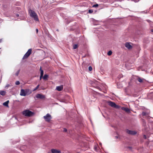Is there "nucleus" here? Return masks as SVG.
<instances>
[{"instance_id": "1", "label": "nucleus", "mask_w": 153, "mask_h": 153, "mask_svg": "<svg viewBox=\"0 0 153 153\" xmlns=\"http://www.w3.org/2000/svg\"><path fill=\"white\" fill-rule=\"evenodd\" d=\"M28 12L30 16L33 18L34 20L36 21H39L38 16L34 11L30 9L29 10Z\"/></svg>"}, {"instance_id": "2", "label": "nucleus", "mask_w": 153, "mask_h": 153, "mask_svg": "<svg viewBox=\"0 0 153 153\" xmlns=\"http://www.w3.org/2000/svg\"><path fill=\"white\" fill-rule=\"evenodd\" d=\"M23 114L25 116L30 117L32 116L34 114V113L31 111L28 110H27L23 111Z\"/></svg>"}, {"instance_id": "3", "label": "nucleus", "mask_w": 153, "mask_h": 153, "mask_svg": "<svg viewBox=\"0 0 153 153\" xmlns=\"http://www.w3.org/2000/svg\"><path fill=\"white\" fill-rule=\"evenodd\" d=\"M108 104L111 107L117 109H118L120 108V106L116 105L114 102L111 101H108Z\"/></svg>"}, {"instance_id": "4", "label": "nucleus", "mask_w": 153, "mask_h": 153, "mask_svg": "<svg viewBox=\"0 0 153 153\" xmlns=\"http://www.w3.org/2000/svg\"><path fill=\"white\" fill-rule=\"evenodd\" d=\"M32 49H29L23 57L22 59H27L31 54Z\"/></svg>"}, {"instance_id": "5", "label": "nucleus", "mask_w": 153, "mask_h": 153, "mask_svg": "<svg viewBox=\"0 0 153 153\" xmlns=\"http://www.w3.org/2000/svg\"><path fill=\"white\" fill-rule=\"evenodd\" d=\"M43 118L47 122H49L52 118L51 115L49 114H47L45 116H44Z\"/></svg>"}, {"instance_id": "6", "label": "nucleus", "mask_w": 153, "mask_h": 153, "mask_svg": "<svg viewBox=\"0 0 153 153\" xmlns=\"http://www.w3.org/2000/svg\"><path fill=\"white\" fill-rule=\"evenodd\" d=\"M126 131L128 134L131 135H134L137 133V132L134 131L130 130L128 129L126 130Z\"/></svg>"}, {"instance_id": "7", "label": "nucleus", "mask_w": 153, "mask_h": 153, "mask_svg": "<svg viewBox=\"0 0 153 153\" xmlns=\"http://www.w3.org/2000/svg\"><path fill=\"white\" fill-rule=\"evenodd\" d=\"M36 97L38 99H43L45 98V97L44 95L38 94H36Z\"/></svg>"}, {"instance_id": "8", "label": "nucleus", "mask_w": 153, "mask_h": 153, "mask_svg": "<svg viewBox=\"0 0 153 153\" xmlns=\"http://www.w3.org/2000/svg\"><path fill=\"white\" fill-rule=\"evenodd\" d=\"M20 95L22 96H25L26 95V94L25 93V91L24 89H21L20 91Z\"/></svg>"}, {"instance_id": "9", "label": "nucleus", "mask_w": 153, "mask_h": 153, "mask_svg": "<svg viewBox=\"0 0 153 153\" xmlns=\"http://www.w3.org/2000/svg\"><path fill=\"white\" fill-rule=\"evenodd\" d=\"M63 85H61L60 86H57L56 87V90L57 91H61L63 90Z\"/></svg>"}, {"instance_id": "10", "label": "nucleus", "mask_w": 153, "mask_h": 153, "mask_svg": "<svg viewBox=\"0 0 153 153\" xmlns=\"http://www.w3.org/2000/svg\"><path fill=\"white\" fill-rule=\"evenodd\" d=\"M52 153H61V151L56 149H51Z\"/></svg>"}, {"instance_id": "11", "label": "nucleus", "mask_w": 153, "mask_h": 153, "mask_svg": "<svg viewBox=\"0 0 153 153\" xmlns=\"http://www.w3.org/2000/svg\"><path fill=\"white\" fill-rule=\"evenodd\" d=\"M125 46L128 49H131L132 47V46L128 42L126 43L125 44Z\"/></svg>"}, {"instance_id": "12", "label": "nucleus", "mask_w": 153, "mask_h": 153, "mask_svg": "<svg viewBox=\"0 0 153 153\" xmlns=\"http://www.w3.org/2000/svg\"><path fill=\"white\" fill-rule=\"evenodd\" d=\"M136 79L140 82L142 83L143 82L144 80V79H142L140 77L137 76V77Z\"/></svg>"}, {"instance_id": "13", "label": "nucleus", "mask_w": 153, "mask_h": 153, "mask_svg": "<svg viewBox=\"0 0 153 153\" xmlns=\"http://www.w3.org/2000/svg\"><path fill=\"white\" fill-rule=\"evenodd\" d=\"M25 90V93L26 94V95H28L31 93V92L29 89H26Z\"/></svg>"}, {"instance_id": "14", "label": "nucleus", "mask_w": 153, "mask_h": 153, "mask_svg": "<svg viewBox=\"0 0 153 153\" xmlns=\"http://www.w3.org/2000/svg\"><path fill=\"white\" fill-rule=\"evenodd\" d=\"M9 102V100H7V101L4 102L3 103V105L6 107H8V104Z\"/></svg>"}, {"instance_id": "15", "label": "nucleus", "mask_w": 153, "mask_h": 153, "mask_svg": "<svg viewBox=\"0 0 153 153\" xmlns=\"http://www.w3.org/2000/svg\"><path fill=\"white\" fill-rule=\"evenodd\" d=\"M6 91H0V94L2 96H4L6 94Z\"/></svg>"}, {"instance_id": "16", "label": "nucleus", "mask_w": 153, "mask_h": 153, "mask_svg": "<svg viewBox=\"0 0 153 153\" xmlns=\"http://www.w3.org/2000/svg\"><path fill=\"white\" fill-rule=\"evenodd\" d=\"M40 70L41 71L40 75H41V76H43L44 74V72L43 70L42 69L41 67H40Z\"/></svg>"}, {"instance_id": "17", "label": "nucleus", "mask_w": 153, "mask_h": 153, "mask_svg": "<svg viewBox=\"0 0 153 153\" xmlns=\"http://www.w3.org/2000/svg\"><path fill=\"white\" fill-rule=\"evenodd\" d=\"M73 49H76L78 47V45L77 44H74L73 45Z\"/></svg>"}, {"instance_id": "18", "label": "nucleus", "mask_w": 153, "mask_h": 153, "mask_svg": "<svg viewBox=\"0 0 153 153\" xmlns=\"http://www.w3.org/2000/svg\"><path fill=\"white\" fill-rule=\"evenodd\" d=\"M48 77V75L47 74H45L43 77V79H47Z\"/></svg>"}, {"instance_id": "19", "label": "nucleus", "mask_w": 153, "mask_h": 153, "mask_svg": "<svg viewBox=\"0 0 153 153\" xmlns=\"http://www.w3.org/2000/svg\"><path fill=\"white\" fill-rule=\"evenodd\" d=\"M142 121H143V126H146V123L145 120H144V119H143L142 120Z\"/></svg>"}, {"instance_id": "20", "label": "nucleus", "mask_w": 153, "mask_h": 153, "mask_svg": "<svg viewBox=\"0 0 153 153\" xmlns=\"http://www.w3.org/2000/svg\"><path fill=\"white\" fill-rule=\"evenodd\" d=\"M39 85H38L33 90V91H35L37 89L39 88Z\"/></svg>"}, {"instance_id": "21", "label": "nucleus", "mask_w": 153, "mask_h": 153, "mask_svg": "<svg viewBox=\"0 0 153 153\" xmlns=\"http://www.w3.org/2000/svg\"><path fill=\"white\" fill-rule=\"evenodd\" d=\"M112 52L111 51H109L108 53V56H110L111 55Z\"/></svg>"}, {"instance_id": "22", "label": "nucleus", "mask_w": 153, "mask_h": 153, "mask_svg": "<svg viewBox=\"0 0 153 153\" xmlns=\"http://www.w3.org/2000/svg\"><path fill=\"white\" fill-rule=\"evenodd\" d=\"M20 70H18L17 71V72L16 73V74H15V75L16 76H18L19 74V73L20 72Z\"/></svg>"}, {"instance_id": "23", "label": "nucleus", "mask_w": 153, "mask_h": 153, "mask_svg": "<svg viewBox=\"0 0 153 153\" xmlns=\"http://www.w3.org/2000/svg\"><path fill=\"white\" fill-rule=\"evenodd\" d=\"M125 111L126 112H129L130 110L128 108H126V109H125Z\"/></svg>"}, {"instance_id": "24", "label": "nucleus", "mask_w": 153, "mask_h": 153, "mask_svg": "<svg viewBox=\"0 0 153 153\" xmlns=\"http://www.w3.org/2000/svg\"><path fill=\"white\" fill-rule=\"evenodd\" d=\"M98 6V4H96L93 5L92 7H96Z\"/></svg>"}, {"instance_id": "25", "label": "nucleus", "mask_w": 153, "mask_h": 153, "mask_svg": "<svg viewBox=\"0 0 153 153\" xmlns=\"http://www.w3.org/2000/svg\"><path fill=\"white\" fill-rule=\"evenodd\" d=\"M20 84V82L18 81H16L15 83V84L16 85H19Z\"/></svg>"}, {"instance_id": "26", "label": "nucleus", "mask_w": 153, "mask_h": 153, "mask_svg": "<svg viewBox=\"0 0 153 153\" xmlns=\"http://www.w3.org/2000/svg\"><path fill=\"white\" fill-rule=\"evenodd\" d=\"M147 113L145 112H143L142 113V115L143 116H145L146 115Z\"/></svg>"}, {"instance_id": "27", "label": "nucleus", "mask_w": 153, "mask_h": 153, "mask_svg": "<svg viewBox=\"0 0 153 153\" xmlns=\"http://www.w3.org/2000/svg\"><path fill=\"white\" fill-rule=\"evenodd\" d=\"M93 12V11L92 10H88V12L89 13H92Z\"/></svg>"}, {"instance_id": "28", "label": "nucleus", "mask_w": 153, "mask_h": 153, "mask_svg": "<svg viewBox=\"0 0 153 153\" xmlns=\"http://www.w3.org/2000/svg\"><path fill=\"white\" fill-rule=\"evenodd\" d=\"M88 70L89 71H91L92 70V67L91 66H90L88 67Z\"/></svg>"}, {"instance_id": "29", "label": "nucleus", "mask_w": 153, "mask_h": 153, "mask_svg": "<svg viewBox=\"0 0 153 153\" xmlns=\"http://www.w3.org/2000/svg\"><path fill=\"white\" fill-rule=\"evenodd\" d=\"M63 132H66L67 131V130L66 128H64L63 129Z\"/></svg>"}, {"instance_id": "30", "label": "nucleus", "mask_w": 153, "mask_h": 153, "mask_svg": "<svg viewBox=\"0 0 153 153\" xmlns=\"http://www.w3.org/2000/svg\"><path fill=\"white\" fill-rule=\"evenodd\" d=\"M127 148L129 149L130 150H131L132 147L131 146H128L127 147Z\"/></svg>"}, {"instance_id": "31", "label": "nucleus", "mask_w": 153, "mask_h": 153, "mask_svg": "<svg viewBox=\"0 0 153 153\" xmlns=\"http://www.w3.org/2000/svg\"><path fill=\"white\" fill-rule=\"evenodd\" d=\"M140 0H138L137 1L136 0H131L132 1H134L135 2H138Z\"/></svg>"}, {"instance_id": "32", "label": "nucleus", "mask_w": 153, "mask_h": 153, "mask_svg": "<svg viewBox=\"0 0 153 153\" xmlns=\"http://www.w3.org/2000/svg\"><path fill=\"white\" fill-rule=\"evenodd\" d=\"M97 146H95L94 147V149L95 150H97Z\"/></svg>"}, {"instance_id": "33", "label": "nucleus", "mask_w": 153, "mask_h": 153, "mask_svg": "<svg viewBox=\"0 0 153 153\" xmlns=\"http://www.w3.org/2000/svg\"><path fill=\"white\" fill-rule=\"evenodd\" d=\"M10 86V85H9V84H8L6 86H5V88H7L8 87H9V86Z\"/></svg>"}, {"instance_id": "34", "label": "nucleus", "mask_w": 153, "mask_h": 153, "mask_svg": "<svg viewBox=\"0 0 153 153\" xmlns=\"http://www.w3.org/2000/svg\"><path fill=\"white\" fill-rule=\"evenodd\" d=\"M126 108H125V107H122V108H122V110H124V111H125V109H126Z\"/></svg>"}, {"instance_id": "35", "label": "nucleus", "mask_w": 153, "mask_h": 153, "mask_svg": "<svg viewBox=\"0 0 153 153\" xmlns=\"http://www.w3.org/2000/svg\"><path fill=\"white\" fill-rule=\"evenodd\" d=\"M143 138L144 139H146V136L145 135H143Z\"/></svg>"}, {"instance_id": "36", "label": "nucleus", "mask_w": 153, "mask_h": 153, "mask_svg": "<svg viewBox=\"0 0 153 153\" xmlns=\"http://www.w3.org/2000/svg\"><path fill=\"white\" fill-rule=\"evenodd\" d=\"M36 33H37L38 32V29H36Z\"/></svg>"}, {"instance_id": "37", "label": "nucleus", "mask_w": 153, "mask_h": 153, "mask_svg": "<svg viewBox=\"0 0 153 153\" xmlns=\"http://www.w3.org/2000/svg\"><path fill=\"white\" fill-rule=\"evenodd\" d=\"M115 137V138H117H117H118V136H116Z\"/></svg>"}, {"instance_id": "38", "label": "nucleus", "mask_w": 153, "mask_h": 153, "mask_svg": "<svg viewBox=\"0 0 153 153\" xmlns=\"http://www.w3.org/2000/svg\"><path fill=\"white\" fill-rule=\"evenodd\" d=\"M42 77H43V76H41V75H40V79H41L42 78Z\"/></svg>"}, {"instance_id": "39", "label": "nucleus", "mask_w": 153, "mask_h": 153, "mask_svg": "<svg viewBox=\"0 0 153 153\" xmlns=\"http://www.w3.org/2000/svg\"><path fill=\"white\" fill-rule=\"evenodd\" d=\"M2 41V40L1 39H0V42H1Z\"/></svg>"}, {"instance_id": "40", "label": "nucleus", "mask_w": 153, "mask_h": 153, "mask_svg": "<svg viewBox=\"0 0 153 153\" xmlns=\"http://www.w3.org/2000/svg\"><path fill=\"white\" fill-rule=\"evenodd\" d=\"M151 31L153 32V29L151 30Z\"/></svg>"}, {"instance_id": "41", "label": "nucleus", "mask_w": 153, "mask_h": 153, "mask_svg": "<svg viewBox=\"0 0 153 153\" xmlns=\"http://www.w3.org/2000/svg\"><path fill=\"white\" fill-rule=\"evenodd\" d=\"M16 16H19V15L18 14H17Z\"/></svg>"}]
</instances>
